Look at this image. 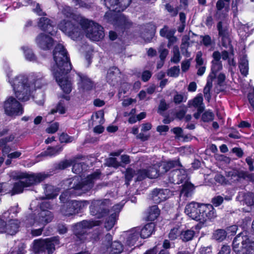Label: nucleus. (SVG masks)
<instances>
[{
	"instance_id": "obj_1",
	"label": "nucleus",
	"mask_w": 254,
	"mask_h": 254,
	"mask_svg": "<svg viewBox=\"0 0 254 254\" xmlns=\"http://www.w3.org/2000/svg\"><path fill=\"white\" fill-rule=\"evenodd\" d=\"M13 87L16 98L22 101H26L30 99L32 94L36 88L42 87L44 84L42 76L36 73L28 78L23 75L16 76L13 80H9Z\"/></svg>"
},
{
	"instance_id": "obj_2",
	"label": "nucleus",
	"mask_w": 254,
	"mask_h": 254,
	"mask_svg": "<svg viewBox=\"0 0 254 254\" xmlns=\"http://www.w3.org/2000/svg\"><path fill=\"white\" fill-rule=\"evenodd\" d=\"M48 177V175L44 173L30 174L20 172L17 173L14 177L20 180L14 184L12 189L8 190L11 195L21 193L23 189L33 185L39 183Z\"/></svg>"
},
{
	"instance_id": "obj_3",
	"label": "nucleus",
	"mask_w": 254,
	"mask_h": 254,
	"mask_svg": "<svg viewBox=\"0 0 254 254\" xmlns=\"http://www.w3.org/2000/svg\"><path fill=\"white\" fill-rule=\"evenodd\" d=\"M100 175V172H95L84 179H82L80 176H75L67 179L65 181V184L68 185L69 189H73L85 192L93 188L94 182L99 179Z\"/></svg>"
},
{
	"instance_id": "obj_4",
	"label": "nucleus",
	"mask_w": 254,
	"mask_h": 254,
	"mask_svg": "<svg viewBox=\"0 0 254 254\" xmlns=\"http://www.w3.org/2000/svg\"><path fill=\"white\" fill-rule=\"evenodd\" d=\"M79 24L84 31L86 37L91 40L98 42L104 38V28L98 23L82 17Z\"/></svg>"
},
{
	"instance_id": "obj_5",
	"label": "nucleus",
	"mask_w": 254,
	"mask_h": 254,
	"mask_svg": "<svg viewBox=\"0 0 254 254\" xmlns=\"http://www.w3.org/2000/svg\"><path fill=\"white\" fill-rule=\"evenodd\" d=\"M54 60L56 64L53 68V73L57 72L68 73L71 69V64L66 49H54Z\"/></svg>"
},
{
	"instance_id": "obj_6",
	"label": "nucleus",
	"mask_w": 254,
	"mask_h": 254,
	"mask_svg": "<svg viewBox=\"0 0 254 254\" xmlns=\"http://www.w3.org/2000/svg\"><path fill=\"white\" fill-rule=\"evenodd\" d=\"M233 249L236 254H254V241L243 233H240L234 238Z\"/></svg>"
},
{
	"instance_id": "obj_7",
	"label": "nucleus",
	"mask_w": 254,
	"mask_h": 254,
	"mask_svg": "<svg viewBox=\"0 0 254 254\" xmlns=\"http://www.w3.org/2000/svg\"><path fill=\"white\" fill-rule=\"evenodd\" d=\"M54 215L51 211L42 210L37 215H29L25 220V224L27 227L42 226L44 228L48 223L52 221Z\"/></svg>"
},
{
	"instance_id": "obj_8",
	"label": "nucleus",
	"mask_w": 254,
	"mask_h": 254,
	"mask_svg": "<svg viewBox=\"0 0 254 254\" xmlns=\"http://www.w3.org/2000/svg\"><path fill=\"white\" fill-rule=\"evenodd\" d=\"M60 244L58 237L50 239L36 240L33 242V251L36 254L47 253L52 254L55 251V246Z\"/></svg>"
},
{
	"instance_id": "obj_9",
	"label": "nucleus",
	"mask_w": 254,
	"mask_h": 254,
	"mask_svg": "<svg viewBox=\"0 0 254 254\" xmlns=\"http://www.w3.org/2000/svg\"><path fill=\"white\" fill-rule=\"evenodd\" d=\"M112 203L109 199L93 200L90 206V213L98 218L105 216L109 212Z\"/></svg>"
},
{
	"instance_id": "obj_10",
	"label": "nucleus",
	"mask_w": 254,
	"mask_h": 254,
	"mask_svg": "<svg viewBox=\"0 0 254 254\" xmlns=\"http://www.w3.org/2000/svg\"><path fill=\"white\" fill-rule=\"evenodd\" d=\"M59 28L74 40H76L82 36L81 30L78 24L70 21L63 20L58 25Z\"/></svg>"
},
{
	"instance_id": "obj_11",
	"label": "nucleus",
	"mask_w": 254,
	"mask_h": 254,
	"mask_svg": "<svg viewBox=\"0 0 254 254\" xmlns=\"http://www.w3.org/2000/svg\"><path fill=\"white\" fill-rule=\"evenodd\" d=\"M101 221L99 220H83L76 224L73 228V232L76 238L81 241H83L86 239V229H90L93 226H99Z\"/></svg>"
},
{
	"instance_id": "obj_12",
	"label": "nucleus",
	"mask_w": 254,
	"mask_h": 254,
	"mask_svg": "<svg viewBox=\"0 0 254 254\" xmlns=\"http://www.w3.org/2000/svg\"><path fill=\"white\" fill-rule=\"evenodd\" d=\"M199 213L200 215L198 221L202 223L212 221L217 217L216 210L210 204H200Z\"/></svg>"
},
{
	"instance_id": "obj_13",
	"label": "nucleus",
	"mask_w": 254,
	"mask_h": 254,
	"mask_svg": "<svg viewBox=\"0 0 254 254\" xmlns=\"http://www.w3.org/2000/svg\"><path fill=\"white\" fill-rule=\"evenodd\" d=\"M5 113L9 116L20 115L23 113V108L18 101L14 97H9L4 102Z\"/></svg>"
},
{
	"instance_id": "obj_14",
	"label": "nucleus",
	"mask_w": 254,
	"mask_h": 254,
	"mask_svg": "<svg viewBox=\"0 0 254 254\" xmlns=\"http://www.w3.org/2000/svg\"><path fill=\"white\" fill-rule=\"evenodd\" d=\"M84 203L82 201L71 200L63 205L61 212L64 215L69 216L78 213L84 207Z\"/></svg>"
},
{
	"instance_id": "obj_15",
	"label": "nucleus",
	"mask_w": 254,
	"mask_h": 254,
	"mask_svg": "<svg viewBox=\"0 0 254 254\" xmlns=\"http://www.w3.org/2000/svg\"><path fill=\"white\" fill-rule=\"evenodd\" d=\"M105 4L109 10L120 13L125 10L132 0H104Z\"/></svg>"
},
{
	"instance_id": "obj_16",
	"label": "nucleus",
	"mask_w": 254,
	"mask_h": 254,
	"mask_svg": "<svg viewBox=\"0 0 254 254\" xmlns=\"http://www.w3.org/2000/svg\"><path fill=\"white\" fill-rule=\"evenodd\" d=\"M38 26L41 30L51 36L56 35L58 31V27L54 24L53 21L46 17H42L39 18Z\"/></svg>"
},
{
	"instance_id": "obj_17",
	"label": "nucleus",
	"mask_w": 254,
	"mask_h": 254,
	"mask_svg": "<svg viewBox=\"0 0 254 254\" xmlns=\"http://www.w3.org/2000/svg\"><path fill=\"white\" fill-rule=\"evenodd\" d=\"M66 73H62L61 72H57V70H56V72L53 74L63 91L66 94H69L72 90V83L70 80L65 77V74Z\"/></svg>"
},
{
	"instance_id": "obj_18",
	"label": "nucleus",
	"mask_w": 254,
	"mask_h": 254,
	"mask_svg": "<svg viewBox=\"0 0 254 254\" xmlns=\"http://www.w3.org/2000/svg\"><path fill=\"white\" fill-rule=\"evenodd\" d=\"M122 208V206L119 204H116L113 206L111 212L112 211L114 212L111 213L110 216L106 219L105 223V227L107 230H111L115 225Z\"/></svg>"
},
{
	"instance_id": "obj_19",
	"label": "nucleus",
	"mask_w": 254,
	"mask_h": 254,
	"mask_svg": "<svg viewBox=\"0 0 254 254\" xmlns=\"http://www.w3.org/2000/svg\"><path fill=\"white\" fill-rule=\"evenodd\" d=\"M35 42L39 48H52L55 45L53 38L44 33L37 35Z\"/></svg>"
},
{
	"instance_id": "obj_20",
	"label": "nucleus",
	"mask_w": 254,
	"mask_h": 254,
	"mask_svg": "<svg viewBox=\"0 0 254 254\" xmlns=\"http://www.w3.org/2000/svg\"><path fill=\"white\" fill-rule=\"evenodd\" d=\"M200 205L198 203L192 202L186 205L185 212L192 219L199 221Z\"/></svg>"
},
{
	"instance_id": "obj_21",
	"label": "nucleus",
	"mask_w": 254,
	"mask_h": 254,
	"mask_svg": "<svg viewBox=\"0 0 254 254\" xmlns=\"http://www.w3.org/2000/svg\"><path fill=\"white\" fill-rule=\"evenodd\" d=\"M169 193V190L156 189L152 190L150 198L155 203H159L167 199Z\"/></svg>"
},
{
	"instance_id": "obj_22",
	"label": "nucleus",
	"mask_w": 254,
	"mask_h": 254,
	"mask_svg": "<svg viewBox=\"0 0 254 254\" xmlns=\"http://www.w3.org/2000/svg\"><path fill=\"white\" fill-rule=\"evenodd\" d=\"M187 177L186 171L184 169H177L172 171L169 175V180L173 184H180Z\"/></svg>"
},
{
	"instance_id": "obj_23",
	"label": "nucleus",
	"mask_w": 254,
	"mask_h": 254,
	"mask_svg": "<svg viewBox=\"0 0 254 254\" xmlns=\"http://www.w3.org/2000/svg\"><path fill=\"white\" fill-rule=\"evenodd\" d=\"M121 73L119 69L115 67L110 68L107 72L106 80L111 85L115 86L121 80Z\"/></svg>"
},
{
	"instance_id": "obj_24",
	"label": "nucleus",
	"mask_w": 254,
	"mask_h": 254,
	"mask_svg": "<svg viewBox=\"0 0 254 254\" xmlns=\"http://www.w3.org/2000/svg\"><path fill=\"white\" fill-rule=\"evenodd\" d=\"M159 164L160 168V172L161 174H163L166 173L170 169L174 168L182 167L179 159L175 160H169L167 162H163L159 163Z\"/></svg>"
},
{
	"instance_id": "obj_25",
	"label": "nucleus",
	"mask_w": 254,
	"mask_h": 254,
	"mask_svg": "<svg viewBox=\"0 0 254 254\" xmlns=\"http://www.w3.org/2000/svg\"><path fill=\"white\" fill-rule=\"evenodd\" d=\"M230 0H218L216 3V8L217 9L216 16L218 15V18H221V16L223 15V18L226 17V13L221 12L220 11L224 8L226 13L228 12L229 10V3Z\"/></svg>"
},
{
	"instance_id": "obj_26",
	"label": "nucleus",
	"mask_w": 254,
	"mask_h": 254,
	"mask_svg": "<svg viewBox=\"0 0 254 254\" xmlns=\"http://www.w3.org/2000/svg\"><path fill=\"white\" fill-rule=\"evenodd\" d=\"M19 226L20 222L17 220H10L5 224L4 233L14 235L18 231Z\"/></svg>"
},
{
	"instance_id": "obj_27",
	"label": "nucleus",
	"mask_w": 254,
	"mask_h": 254,
	"mask_svg": "<svg viewBox=\"0 0 254 254\" xmlns=\"http://www.w3.org/2000/svg\"><path fill=\"white\" fill-rule=\"evenodd\" d=\"M156 30V26L152 23H146L144 25V39L149 42L154 36Z\"/></svg>"
},
{
	"instance_id": "obj_28",
	"label": "nucleus",
	"mask_w": 254,
	"mask_h": 254,
	"mask_svg": "<svg viewBox=\"0 0 254 254\" xmlns=\"http://www.w3.org/2000/svg\"><path fill=\"white\" fill-rule=\"evenodd\" d=\"M79 77V87L85 90H90L93 87V83L86 75L80 73L78 74Z\"/></svg>"
},
{
	"instance_id": "obj_29",
	"label": "nucleus",
	"mask_w": 254,
	"mask_h": 254,
	"mask_svg": "<svg viewBox=\"0 0 254 254\" xmlns=\"http://www.w3.org/2000/svg\"><path fill=\"white\" fill-rule=\"evenodd\" d=\"M155 224L151 222L146 224L141 229H140V236L143 239H145L151 235L154 231Z\"/></svg>"
},
{
	"instance_id": "obj_30",
	"label": "nucleus",
	"mask_w": 254,
	"mask_h": 254,
	"mask_svg": "<svg viewBox=\"0 0 254 254\" xmlns=\"http://www.w3.org/2000/svg\"><path fill=\"white\" fill-rule=\"evenodd\" d=\"M140 228H135L131 230L127 240V244L129 246H133L140 236Z\"/></svg>"
},
{
	"instance_id": "obj_31",
	"label": "nucleus",
	"mask_w": 254,
	"mask_h": 254,
	"mask_svg": "<svg viewBox=\"0 0 254 254\" xmlns=\"http://www.w3.org/2000/svg\"><path fill=\"white\" fill-rule=\"evenodd\" d=\"M239 64L241 74L246 76L249 72V63L246 55H243L240 57Z\"/></svg>"
},
{
	"instance_id": "obj_32",
	"label": "nucleus",
	"mask_w": 254,
	"mask_h": 254,
	"mask_svg": "<svg viewBox=\"0 0 254 254\" xmlns=\"http://www.w3.org/2000/svg\"><path fill=\"white\" fill-rule=\"evenodd\" d=\"M146 170H147L148 178H156L159 177L160 175H161L159 163L156 164L152 166H149Z\"/></svg>"
},
{
	"instance_id": "obj_33",
	"label": "nucleus",
	"mask_w": 254,
	"mask_h": 254,
	"mask_svg": "<svg viewBox=\"0 0 254 254\" xmlns=\"http://www.w3.org/2000/svg\"><path fill=\"white\" fill-rule=\"evenodd\" d=\"M123 250V245L118 241H114L107 247V251L111 254H120Z\"/></svg>"
},
{
	"instance_id": "obj_34",
	"label": "nucleus",
	"mask_w": 254,
	"mask_h": 254,
	"mask_svg": "<svg viewBox=\"0 0 254 254\" xmlns=\"http://www.w3.org/2000/svg\"><path fill=\"white\" fill-rule=\"evenodd\" d=\"M63 150V147L60 145L55 147H48L46 150L41 153L42 156H53L59 154Z\"/></svg>"
},
{
	"instance_id": "obj_35",
	"label": "nucleus",
	"mask_w": 254,
	"mask_h": 254,
	"mask_svg": "<svg viewBox=\"0 0 254 254\" xmlns=\"http://www.w3.org/2000/svg\"><path fill=\"white\" fill-rule=\"evenodd\" d=\"M72 161H74L72 164V172L74 173L79 174L87 169V166L84 162H79L75 159L72 160Z\"/></svg>"
},
{
	"instance_id": "obj_36",
	"label": "nucleus",
	"mask_w": 254,
	"mask_h": 254,
	"mask_svg": "<svg viewBox=\"0 0 254 254\" xmlns=\"http://www.w3.org/2000/svg\"><path fill=\"white\" fill-rule=\"evenodd\" d=\"M195 232L191 229L182 231L180 234V239L184 242L192 240L194 237Z\"/></svg>"
},
{
	"instance_id": "obj_37",
	"label": "nucleus",
	"mask_w": 254,
	"mask_h": 254,
	"mask_svg": "<svg viewBox=\"0 0 254 254\" xmlns=\"http://www.w3.org/2000/svg\"><path fill=\"white\" fill-rule=\"evenodd\" d=\"M59 190L53 186L46 185L45 187V193L48 198L55 197L58 194Z\"/></svg>"
},
{
	"instance_id": "obj_38",
	"label": "nucleus",
	"mask_w": 254,
	"mask_h": 254,
	"mask_svg": "<svg viewBox=\"0 0 254 254\" xmlns=\"http://www.w3.org/2000/svg\"><path fill=\"white\" fill-rule=\"evenodd\" d=\"M193 188L191 184L186 183L183 185V188L180 193L181 197H189L191 194Z\"/></svg>"
},
{
	"instance_id": "obj_39",
	"label": "nucleus",
	"mask_w": 254,
	"mask_h": 254,
	"mask_svg": "<svg viewBox=\"0 0 254 254\" xmlns=\"http://www.w3.org/2000/svg\"><path fill=\"white\" fill-rule=\"evenodd\" d=\"M160 214V210L157 205H153L150 207L148 215V219L149 221H154L156 219Z\"/></svg>"
},
{
	"instance_id": "obj_40",
	"label": "nucleus",
	"mask_w": 254,
	"mask_h": 254,
	"mask_svg": "<svg viewBox=\"0 0 254 254\" xmlns=\"http://www.w3.org/2000/svg\"><path fill=\"white\" fill-rule=\"evenodd\" d=\"M176 32V30H175L174 32H170L167 35V38L166 39L168 40L167 44L168 48H170L171 46H174L173 48H179L178 46H175V44H176L178 41V38L174 35Z\"/></svg>"
},
{
	"instance_id": "obj_41",
	"label": "nucleus",
	"mask_w": 254,
	"mask_h": 254,
	"mask_svg": "<svg viewBox=\"0 0 254 254\" xmlns=\"http://www.w3.org/2000/svg\"><path fill=\"white\" fill-rule=\"evenodd\" d=\"M221 40L219 41V46H222L224 48H233L232 45V41L230 35L220 37Z\"/></svg>"
},
{
	"instance_id": "obj_42",
	"label": "nucleus",
	"mask_w": 254,
	"mask_h": 254,
	"mask_svg": "<svg viewBox=\"0 0 254 254\" xmlns=\"http://www.w3.org/2000/svg\"><path fill=\"white\" fill-rule=\"evenodd\" d=\"M217 27L218 31L219 38L229 35L228 28L227 26L224 27L223 26V22L222 21H220L218 22Z\"/></svg>"
},
{
	"instance_id": "obj_43",
	"label": "nucleus",
	"mask_w": 254,
	"mask_h": 254,
	"mask_svg": "<svg viewBox=\"0 0 254 254\" xmlns=\"http://www.w3.org/2000/svg\"><path fill=\"white\" fill-rule=\"evenodd\" d=\"M201 43L204 46L208 47L209 46H215V41L214 39H212L211 37L208 35H205L204 36H201Z\"/></svg>"
},
{
	"instance_id": "obj_44",
	"label": "nucleus",
	"mask_w": 254,
	"mask_h": 254,
	"mask_svg": "<svg viewBox=\"0 0 254 254\" xmlns=\"http://www.w3.org/2000/svg\"><path fill=\"white\" fill-rule=\"evenodd\" d=\"M191 105L194 107L196 108L197 109L199 108L204 109L202 95H200L195 97L191 101Z\"/></svg>"
},
{
	"instance_id": "obj_45",
	"label": "nucleus",
	"mask_w": 254,
	"mask_h": 254,
	"mask_svg": "<svg viewBox=\"0 0 254 254\" xmlns=\"http://www.w3.org/2000/svg\"><path fill=\"white\" fill-rule=\"evenodd\" d=\"M213 237L214 239L219 241H222L226 237V232L222 229H218L213 233Z\"/></svg>"
},
{
	"instance_id": "obj_46",
	"label": "nucleus",
	"mask_w": 254,
	"mask_h": 254,
	"mask_svg": "<svg viewBox=\"0 0 254 254\" xmlns=\"http://www.w3.org/2000/svg\"><path fill=\"white\" fill-rule=\"evenodd\" d=\"M165 7L172 17H175L178 15L179 10V6L174 8L170 3H167L165 5Z\"/></svg>"
},
{
	"instance_id": "obj_47",
	"label": "nucleus",
	"mask_w": 254,
	"mask_h": 254,
	"mask_svg": "<svg viewBox=\"0 0 254 254\" xmlns=\"http://www.w3.org/2000/svg\"><path fill=\"white\" fill-rule=\"evenodd\" d=\"M212 82L209 80L207 81L206 85L203 89V93L205 98L209 102L211 98L210 90L212 87Z\"/></svg>"
},
{
	"instance_id": "obj_48",
	"label": "nucleus",
	"mask_w": 254,
	"mask_h": 254,
	"mask_svg": "<svg viewBox=\"0 0 254 254\" xmlns=\"http://www.w3.org/2000/svg\"><path fill=\"white\" fill-rule=\"evenodd\" d=\"M59 112L60 114H64L65 112L64 101H60L55 109H53L50 114H54L55 113Z\"/></svg>"
},
{
	"instance_id": "obj_49",
	"label": "nucleus",
	"mask_w": 254,
	"mask_h": 254,
	"mask_svg": "<svg viewBox=\"0 0 254 254\" xmlns=\"http://www.w3.org/2000/svg\"><path fill=\"white\" fill-rule=\"evenodd\" d=\"M180 67L179 66H174L168 70L167 75L171 77H177L180 73Z\"/></svg>"
},
{
	"instance_id": "obj_50",
	"label": "nucleus",
	"mask_w": 254,
	"mask_h": 254,
	"mask_svg": "<svg viewBox=\"0 0 254 254\" xmlns=\"http://www.w3.org/2000/svg\"><path fill=\"white\" fill-rule=\"evenodd\" d=\"M24 53L26 60L30 61L36 60V56L33 53L32 49H25Z\"/></svg>"
},
{
	"instance_id": "obj_51",
	"label": "nucleus",
	"mask_w": 254,
	"mask_h": 254,
	"mask_svg": "<svg viewBox=\"0 0 254 254\" xmlns=\"http://www.w3.org/2000/svg\"><path fill=\"white\" fill-rule=\"evenodd\" d=\"M214 114L210 111L205 112L202 115V120L204 122H208L213 120Z\"/></svg>"
},
{
	"instance_id": "obj_52",
	"label": "nucleus",
	"mask_w": 254,
	"mask_h": 254,
	"mask_svg": "<svg viewBox=\"0 0 254 254\" xmlns=\"http://www.w3.org/2000/svg\"><path fill=\"white\" fill-rule=\"evenodd\" d=\"M137 176V180L140 181L146 178H148L147 170L146 169H140L136 171Z\"/></svg>"
},
{
	"instance_id": "obj_53",
	"label": "nucleus",
	"mask_w": 254,
	"mask_h": 254,
	"mask_svg": "<svg viewBox=\"0 0 254 254\" xmlns=\"http://www.w3.org/2000/svg\"><path fill=\"white\" fill-rule=\"evenodd\" d=\"M106 164L108 166L113 167L115 168L118 167L120 164L118 162L117 159L113 157H110L106 160Z\"/></svg>"
},
{
	"instance_id": "obj_54",
	"label": "nucleus",
	"mask_w": 254,
	"mask_h": 254,
	"mask_svg": "<svg viewBox=\"0 0 254 254\" xmlns=\"http://www.w3.org/2000/svg\"><path fill=\"white\" fill-rule=\"evenodd\" d=\"M59 140L61 143H69L72 141L73 137L69 136L65 133H62L59 137Z\"/></svg>"
},
{
	"instance_id": "obj_55",
	"label": "nucleus",
	"mask_w": 254,
	"mask_h": 254,
	"mask_svg": "<svg viewBox=\"0 0 254 254\" xmlns=\"http://www.w3.org/2000/svg\"><path fill=\"white\" fill-rule=\"evenodd\" d=\"M212 65L211 67L212 73L215 74L220 71L222 68V65L221 62L212 61Z\"/></svg>"
},
{
	"instance_id": "obj_56",
	"label": "nucleus",
	"mask_w": 254,
	"mask_h": 254,
	"mask_svg": "<svg viewBox=\"0 0 254 254\" xmlns=\"http://www.w3.org/2000/svg\"><path fill=\"white\" fill-rule=\"evenodd\" d=\"M168 108V105L167 104L165 100L164 99L161 100L158 106V113L160 115H163V112L167 110Z\"/></svg>"
},
{
	"instance_id": "obj_57",
	"label": "nucleus",
	"mask_w": 254,
	"mask_h": 254,
	"mask_svg": "<svg viewBox=\"0 0 254 254\" xmlns=\"http://www.w3.org/2000/svg\"><path fill=\"white\" fill-rule=\"evenodd\" d=\"M73 162L74 161H72V160H65L61 162L58 164V168L61 170L64 169L70 166L73 163Z\"/></svg>"
},
{
	"instance_id": "obj_58",
	"label": "nucleus",
	"mask_w": 254,
	"mask_h": 254,
	"mask_svg": "<svg viewBox=\"0 0 254 254\" xmlns=\"http://www.w3.org/2000/svg\"><path fill=\"white\" fill-rule=\"evenodd\" d=\"M238 33L241 37H247L250 35L249 27L245 25L239 29Z\"/></svg>"
},
{
	"instance_id": "obj_59",
	"label": "nucleus",
	"mask_w": 254,
	"mask_h": 254,
	"mask_svg": "<svg viewBox=\"0 0 254 254\" xmlns=\"http://www.w3.org/2000/svg\"><path fill=\"white\" fill-rule=\"evenodd\" d=\"M175 30V29H168V27L165 25L163 28L160 29V35L161 37L167 38L168 33L170 32H174Z\"/></svg>"
},
{
	"instance_id": "obj_60",
	"label": "nucleus",
	"mask_w": 254,
	"mask_h": 254,
	"mask_svg": "<svg viewBox=\"0 0 254 254\" xmlns=\"http://www.w3.org/2000/svg\"><path fill=\"white\" fill-rule=\"evenodd\" d=\"M180 234L179 230L177 228H174L172 229L169 234V238L172 240H175L179 235Z\"/></svg>"
},
{
	"instance_id": "obj_61",
	"label": "nucleus",
	"mask_w": 254,
	"mask_h": 254,
	"mask_svg": "<svg viewBox=\"0 0 254 254\" xmlns=\"http://www.w3.org/2000/svg\"><path fill=\"white\" fill-rule=\"evenodd\" d=\"M180 61V54L179 49H174L173 56L171 59V61L174 63H178Z\"/></svg>"
},
{
	"instance_id": "obj_62",
	"label": "nucleus",
	"mask_w": 254,
	"mask_h": 254,
	"mask_svg": "<svg viewBox=\"0 0 254 254\" xmlns=\"http://www.w3.org/2000/svg\"><path fill=\"white\" fill-rule=\"evenodd\" d=\"M152 73L149 70H144L141 74V80L144 82L148 81L152 76Z\"/></svg>"
},
{
	"instance_id": "obj_63",
	"label": "nucleus",
	"mask_w": 254,
	"mask_h": 254,
	"mask_svg": "<svg viewBox=\"0 0 254 254\" xmlns=\"http://www.w3.org/2000/svg\"><path fill=\"white\" fill-rule=\"evenodd\" d=\"M58 128L59 124L58 123H54L48 127L46 130L49 133H54L58 130Z\"/></svg>"
},
{
	"instance_id": "obj_64",
	"label": "nucleus",
	"mask_w": 254,
	"mask_h": 254,
	"mask_svg": "<svg viewBox=\"0 0 254 254\" xmlns=\"http://www.w3.org/2000/svg\"><path fill=\"white\" fill-rule=\"evenodd\" d=\"M223 197L220 195L216 196L212 199L211 202L215 206H218L223 202Z\"/></svg>"
}]
</instances>
